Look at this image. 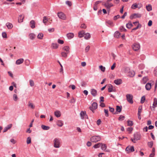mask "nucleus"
<instances>
[{"label":"nucleus","mask_w":157,"mask_h":157,"mask_svg":"<svg viewBox=\"0 0 157 157\" xmlns=\"http://www.w3.org/2000/svg\"><path fill=\"white\" fill-rule=\"evenodd\" d=\"M134 139H131V140L134 143H136V141L140 140L141 138V135L140 134L136 133L134 134Z\"/></svg>","instance_id":"1"},{"label":"nucleus","mask_w":157,"mask_h":157,"mask_svg":"<svg viewBox=\"0 0 157 157\" xmlns=\"http://www.w3.org/2000/svg\"><path fill=\"white\" fill-rule=\"evenodd\" d=\"M101 140V137L99 136H94L92 137L90 139V141L94 143H96L99 141Z\"/></svg>","instance_id":"2"},{"label":"nucleus","mask_w":157,"mask_h":157,"mask_svg":"<svg viewBox=\"0 0 157 157\" xmlns=\"http://www.w3.org/2000/svg\"><path fill=\"white\" fill-rule=\"evenodd\" d=\"M126 99L127 101L131 104H132L133 103V96L130 94H127L126 95Z\"/></svg>","instance_id":"3"},{"label":"nucleus","mask_w":157,"mask_h":157,"mask_svg":"<svg viewBox=\"0 0 157 157\" xmlns=\"http://www.w3.org/2000/svg\"><path fill=\"white\" fill-rule=\"evenodd\" d=\"M132 48L134 51H137L139 50L140 46L139 44L135 43L132 46Z\"/></svg>","instance_id":"4"},{"label":"nucleus","mask_w":157,"mask_h":157,"mask_svg":"<svg viewBox=\"0 0 157 157\" xmlns=\"http://www.w3.org/2000/svg\"><path fill=\"white\" fill-rule=\"evenodd\" d=\"M98 107L97 104L96 102H94L92 104V106L90 107L89 108L94 113V110L97 109Z\"/></svg>","instance_id":"5"},{"label":"nucleus","mask_w":157,"mask_h":157,"mask_svg":"<svg viewBox=\"0 0 157 157\" xmlns=\"http://www.w3.org/2000/svg\"><path fill=\"white\" fill-rule=\"evenodd\" d=\"M58 17L62 19L65 20L66 19L65 15L63 13L61 12L58 13Z\"/></svg>","instance_id":"6"},{"label":"nucleus","mask_w":157,"mask_h":157,"mask_svg":"<svg viewBox=\"0 0 157 157\" xmlns=\"http://www.w3.org/2000/svg\"><path fill=\"white\" fill-rule=\"evenodd\" d=\"M126 151L128 153H129L134 151V147L133 146H128L126 148Z\"/></svg>","instance_id":"7"},{"label":"nucleus","mask_w":157,"mask_h":157,"mask_svg":"<svg viewBox=\"0 0 157 157\" xmlns=\"http://www.w3.org/2000/svg\"><path fill=\"white\" fill-rule=\"evenodd\" d=\"M141 17V15L139 13H134L130 16V19H132L133 18L140 17Z\"/></svg>","instance_id":"8"},{"label":"nucleus","mask_w":157,"mask_h":157,"mask_svg":"<svg viewBox=\"0 0 157 157\" xmlns=\"http://www.w3.org/2000/svg\"><path fill=\"white\" fill-rule=\"evenodd\" d=\"M60 142L59 140L58 139H57V138L55 139L54 140V147H56V148H58L59 147V145Z\"/></svg>","instance_id":"9"},{"label":"nucleus","mask_w":157,"mask_h":157,"mask_svg":"<svg viewBox=\"0 0 157 157\" xmlns=\"http://www.w3.org/2000/svg\"><path fill=\"white\" fill-rule=\"evenodd\" d=\"M109 2L107 1L105 4L104 6L107 9H109L111 7L113 6V5L112 3H109Z\"/></svg>","instance_id":"10"},{"label":"nucleus","mask_w":157,"mask_h":157,"mask_svg":"<svg viewBox=\"0 0 157 157\" xmlns=\"http://www.w3.org/2000/svg\"><path fill=\"white\" fill-rule=\"evenodd\" d=\"M90 92L91 94L93 96H95L97 94V91L94 89H91L90 90Z\"/></svg>","instance_id":"11"},{"label":"nucleus","mask_w":157,"mask_h":157,"mask_svg":"<svg viewBox=\"0 0 157 157\" xmlns=\"http://www.w3.org/2000/svg\"><path fill=\"white\" fill-rule=\"evenodd\" d=\"M35 22L34 20H32L30 21L29 25L32 29H33L35 27Z\"/></svg>","instance_id":"12"},{"label":"nucleus","mask_w":157,"mask_h":157,"mask_svg":"<svg viewBox=\"0 0 157 157\" xmlns=\"http://www.w3.org/2000/svg\"><path fill=\"white\" fill-rule=\"evenodd\" d=\"M80 115L82 119H84L87 116L86 112L82 111L80 112Z\"/></svg>","instance_id":"13"},{"label":"nucleus","mask_w":157,"mask_h":157,"mask_svg":"<svg viewBox=\"0 0 157 157\" xmlns=\"http://www.w3.org/2000/svg\"><path fill=\"white\" fill-rule=\"evenodd\" d=\"M24 61V59H23L21 58L17 59L16 62V64L17 65L20 64L22 63Z\"/></svg>","instance_id":"14"},{"label":"nucleus","mask_w":157,"mask_h":157,"mask_svg":"<svg viewBox=\"0 0 157 157\" xmlns=\"http://www.w3.org/2000/svg\"><path fill=\"white\" fill-rule=\"evenodd\" d=\"M54 115L57 117H60L61 113L59 110H56L54 112Z\"/></svg>","instance_id":"15"},{"label":"nucleus","mask_w":157,"mask_h":157,"mask_svg":"<svg viewBox=\"0 0 157 157\" xmlns=\"http://www.w3.org/2000/svg\"><path fill=\"white\" fill-rule=\"evenodd\" d=\"M24 15H20L18 18V22L19 23L22 22L23 21V20L24 19Z\"/></svg>","instance_id":"16"},{"label":"nucleus","mask_w":157,"mask_h":157,"mask_svg":"<svg viewBox=\"0 0 157 157\" xmlns=\"http://www.w3.org/2000/svg\"><path fill=\"white\" fill-rule=\"evenodd\" d=\"M151 87V83H147L146 86L145 88L147 90H150Z\"/></svg>","instance_id":"17"},{"label":"nucleus","mask_w":157,"mask_h":157,"mask_svg":"<svg viewBox=\"0 0 157 157\" xmlns=\"http://www.w3.org/2000/svg\"><path fill=\"white\" fill-rule=\"evenodd\" d=\"M28 106L29 107L33 109H34L35 107V106L30 101H29L28 103Z\"/></svg>","instance_id":"18"},{"label":"nucleus","mask_w":157,"mask_h":157,"mask_svg":"<svg viewBox=\"0 0 157 157\" xmlns=\"http://www.w3.org/2000/svg\"><path fill=\"white\" fill-rule=\"evenodd\" d=\"M74 36V34L72 33H70L67 34V36L68 39H70L73 38Z\"/></svg>","instance_id":"19"},{"label":"nucleus","mask_w":157,"mask_h":157,"mask_svg":"<svg viewBox=\"0 0 157 157\" xmlns=\"http://www.w3.org/2000/svg\"><path fill=\"white\" fill-rule=\"evenodd\" d=\"M114 82L117 85H119L121 83L122 80L121 79H118L114 80Z\"/></svg>","instance_id":"20"},{"label":"nucleus","mask_w":157,"mask_h":157,"mask_svg":"<svg viewBox=\"0 0 157 157\" xmlns=\"http://www.w3.org/2000/svg\"><path fill=\"white\" fill-rule=\"evenodd\" d=\"M63 50L66 51L67 53H69L70 52V48L68 46H65L63 48Z\"/></svg>","instance_id":"21"},{"label":"nucleus","mask_w":157,"mask_h":157,"mask_svg":"<svg viewBox=\"0 0 157 157\" xmlns=\"http://www.w3.org/2000/svg\"><path fill=\"white\" fill-rule=\"evenodd\" d=\"M101 148L102 150H105L107 148V146L106 145L104 144H103L102 143H101Z\"/></svg>","instance_id":"22"},{"label":"nucleus","mask_w":157,"mask_h":157,"mask_svg":"<svg viewBox=\"0 0 157 157\" xmlns=\"http://www.w3.org/2000/svg\"><path fill=\"white\" fill-rule=\"evenodd\" d=\"M157 99L156 98L154 99V102L153 104V107L155 108L157 106Z\"/></svg>","instance_id":"23"},{"label":"nucleus","mask_w":157,"mask_h":157,"mask_svg":"<svg viewBox=\"0 0 157 157\" xmlns=\"http://www.w3.org/2000/svg\"><path fill=\"white\" fill-rule=\"evenodd\" d=\"M155 148L153 147L152 148V152L150 154L149 157H153L155 155Z\"/></svg>","instance_id":"24"},{"label":"nucleus","mask_w":157,"mask_h":157,"mask_svg":"<svg viewBox=\"0 0 157 157\" xmlns=\"http://www.w3.org/2000/svg\"><path fill=\"white\" fill-rule=\"evenodd\" d=\"M116 112H117L120 113L121 111L122 107L117 105L116 106Z\"/></svg>","instance_id":"25"},{"label":"nucleus","mask_w":157,"mask_h":157,"mask_svg":"<svg viewBox=\"0 0 157 157\" xmlns=\"http://www.w3.org/2000/svg\"><path fill=\"white\" fill-rule=\"evenodd\" d=\"M108 91L109 92H111L113 91V86L112 85H110L108 86Z\"/></svg>","instance_id":"26"},{"label":"nucleus","mask_w":157,"mask_h":157,"mask_svg":"<svg viewBox=\"0 0 157 157\" xmlns=\"http://www.w3.org/2000/svg\"><path fill=\"white\" fill-rule=\"evenodd\" d=\"M84 33V32L83 31L79 32L78 33V37L80 38L82 37L83 36Z\"/></svg>","instance_id":"27"},{"label":"nucleus","mask_w":157,"mask_h":157,"mask_svg":"<svg viewBox=\"0 0 157 157\" xmlns=\"http://www.w3.org/2000/svg\"><path fill=\"white\" fill-rule=\"evenodd\" d=\"M6 25L7 28L9 29H11L13 27V25L10 23H7L6 24Z\"/></svg>","instance_id":"28"},{"label":"nucleus","mask_w":157,"mask_h":157,"mask_svg":"<svg viewBox=\"0 0 157 157\" xmlns=\"http://www.w3.org/2000/svg\"><path fill=\"white\" fill-rule=\"evenodd\" d=\"M57 125L59 127H61L63 126V124L62 121L61 120H59L57 122Z\"/></svg>","instance_id":"29"},{"label":"nucleus","mask_w":157,"mask_h":157,"mask_svg":"<svg viewBox=\"0 0 157 157\" xmlns=\"http://www.w3.org/2000/svg\"><path fill=\"white\" fill-rule=\"evenodd\" d=\"M133 23L134 24H135V25H137V27L136 28L132 29V32L133 31L136 30V29H138V28H139V23L138 22H133Z\"/></svg>","instance_id":"30"},{"label":"nucleus","mask_w":157,"mask_h":157,"mask_svg":"<svg viewBox=\"0 0 157 157\" xmlns=\"http://www.w3.org/2000/svg\"><path fill=\"white\" fill-rule=\"evenodd\" d=\"M132 25L131 22H129L128 23L126 24V26L127 28L130 29L132 26Z\"/></svg>","instance_id":"31"},{"label":"nucleus","mask_w":157,"mask_h":157,"mask_svg":"<svg viewBox=\"0 0 157 157\" xmlns=\"http://www.w3.org/2000/svg\"><path fill=\"white\" fill-rule=\"evenodd\" d=\"M135 74V72L134 71H131L129 72L128 75H129V76L131 77H133L134 76Z\"/></svg>","instance_id":"32"},{"label":"nucleus","mask_w":157,"mask_h":157,"mask_svg":"<svg viewBox=\"0 0 157 157\" xmlns=\"http://www.w3.org/2000/svg\"><path fill=\"white\" fill-rule=\"evenodd\" d=\"M41 128L43 130H48L50 128L49 127L46 126L44 125H41Z\"/></svg>","instance_id":"33"},{"label":"nucleus","mask_w":157,"mask_h":157,"mask_svg":"<svg viewBox=\"0 0 157 157\" xmlns=\"http://www.w3.org/2000/svg\"><path fill=\"white\" fill-rule=\"evenodd\" d=\"M90 37V35L89 33H86L85 35V38L86 39H89Z\"/></svg>","instance_id":"34"},{"label":"nucleus","mask_w":157,"mask_h":157,"mask_svg":"<svg viewBox=\"0 0 157 157\" xmlns=\"http://www.w3.org/2000/svg\"><path fill=\"white\" fill-rule=\"evenodd\" d=\"M52 46L53 48L56 49L58 47V45L57 44L52 43Z\"/></svg>","instance_id":"35"},{"label":"nucleus","mask_w":157,"mask_h":157,"mask_svg":"<svg viewBox=\"0 0 157 157\" xmlns=\"http://www.w3.org/2000/svg\"><path fill=\"white\" fill-rule=\"evenodd\" d=\"M120 33L116 31L114 34V37L116 38H118L120 36Z\"/></svg>","instance_id":"36"},{"label":"nucleus","mask_w":157,"mask_h":157,"mask_svg":"<svg viewBox=\"0 0 157 157\" xmlns=\"http://www.w3.org/2000/svg\"><path fill=\"white\" fill-rule=\"evenodd\" d=\"M43 34L42 33H40L37 36V38L40 39H41L43 37Z\"/></svg>","instance_id":"37"},{"label":"nucleus","mask_w":157,"mask_h":157,"mask_svg":"<svg viewBox=\"0 0 157 157\" xmlns=\"http://www.w3.org/2000/svg\"><path fill=\"white\" fill-rule=\"evenodd\" d=\"M148 78L147 77H144L143 78L142 81L144 84H145L148 80Z\"/></svg>","instance_id":"38"},{"label":"nucleus","mask_w":157,"mask_h":157,"mask_svg":"<svg viewBox=\"0 0 157 157\" xmlns=\"http://www.w3.org/2000/svg\"><path fill=\"white\" fill-rule=\"evenodd\" d=\"M127 123L128 126H132L133 125V122L132 121L128 120L127 121Z\"/></svg>","instance_id":"39"},{"label":"nucleus","mask_w":157,"mask_h":157,"mask_svg":"<svg viewBox=\"0 0 157 157\" xmlns=\"http://www.w3.org/2000/svg\"><path fill=\"white\" fill-rule=\"evenodd\" d=\"M101 143H98L97 144H95V145H94V146L93 147L95 148H98L100 147L101 146Z\"/></svg>","instance_id":"40"},{"label":"nucleus","mask_w":157,"mask_h":157,"mask_svg":"<svg viewBox=\"0 0 157 157\" xmlns=\"http://www.w3.org/2000/svg\"><path fill=\"white\" fill-rule=\"evenodd\" d=\"M29 37L31 39H33L35 38V36L33 33H31L29 35Z\"/></svg>","instance_id":"41"},{"label":"nucleus","mask_w":157,"mask_h":157,"mask_svg":"<svg viewBox=\"0 0 157 157\" xmlns=\"http://www.w3.org/2000/svg\"><path fill=\"white\" fill-rule=\"evenodd\" d=\"M133 130V128L132 127L128 128L127 129V131L129 133H131Z\"/></svg>","instance_id":"42"},{"label":"nucleus","mask_w":157,"mask_h":157,"mask_svg":"<svg viewBox=\"0 0 157 157\" xmlns=\"http://www.w3.org/2000/svg\"><path fill=\"white\" fill-rule=\"evenodd\" d=\"M146 9L147 11H149L152 10L151 6V5H148L146 6Z\"/></svg>","instance_id":"43"},{"label":"nucleus","mask_w":157,"mask_h":157,"mask_svg":"<svg viewBox=\"0 0 157 157\" xmlns=\"http://www.w3.org/2000/svg\"><path fill=\"white\" fill-rule=\"evenodd\" d=\"M137 5L136 3L133 4L131 6V8L133 9H135L137 8Z\"/></svg>","instance_id":"44"},{"label":"nucleus","mask_w":157,"mask_h":157,"mask_svg":"<svg viewBox=\"0 0 157 157\" xmlns=\"http://www.w3.org/2000/svg\"><path fill=\"white\" fill-rule=\"evenodd\" d=\"M99 68L101 71L103 72H104L105 71V67L102 65L99 66Z\"/></svg>","instance_id":"45"},{"label":"nucleus","mask_w":157,"mask_h":157,"mask_svg":"<svg viewBox=\"0 0 157 157\" xmlns=\"http://www.w3.org/2000/svg\"><path fill=\"white\" fill-rule=\"evenodd\" d=\"M67 52L66 53L64 52H63L61 53V55L62 57L66 58L67 56Z\"/></svg>","instance_id":"46"},{"label":"nucleus","mask_w":157,"mask_h":157,"mask_svg":"<svg viewBox=\"0 0 157 157\" xmlns=\"http://www.w3.org/2000/svg\"><path fill=\"white\" fill-rule=\"evenodd\" d=\"M31 142V138L29 137L27 138V143L28 144H30Z\"/></svg>","instance_id":"47"},{"label":"nucleus","mask_w":157,"mask_h":157,"mask_svg":"<svg viewBox=\"0 0 157 157\" xmlns=\"http://www.w3.org/2000/svg\"><path fill=\"white\" fill-rule=\"evenodd\" d=\"M107 23H108V24L109 25H110L111 26H113L114 25L113 22L111 21H107Z\"/></svg>","instance_id":"48"},{"label":"nucleus","mask_w":157,"mask_h":157,"mask_svg":"<svg viewBox=\"0 0 157 157\" xmlns=\"http://www.w3.org/2000/svg\"><path fill=\"white\" fill-rule=\"evenodd\" d=\"M145 98L144 96H143L141 98V103H143L145 101Z\"/></svg>","instance_id":"49"},{"label":"nucleus","mask_w":157,"mask_h":157,"mask_svg":"<svg viewBox=\"0 0 157 157\" xmlns=\"http://www.w3.org/2000/svg\"><path fill=\"white\" fill-rule=\"evenodd\" d=\"M120 29L121 32H126V30L123 26L120 27Z\"/></svg>","instance_id":"50"},{"label":"nucleus","mask_w":157,"mask_h":157,"mask_svg":"<svg viewBox=\"0 0 157 157\" xmlns=\"http://www.w3.org/2000/svg\"><path fill=\"white\" fill-rule=\"evenodd\" d=\"M125 118L124 116L121 115L119 117L118 119L120 121H122L124 120Z\"/></svg>","instance_id":"51"},{"label":"nucleus","mask_w":157,"mask_h":157,"mask_svg":"<svg viewBox=\"0 0 157 157\" xmlns=\"http://www.w3.org/2000/svg\"><path fill=\"white\" fill-rule=\"evenodd\" d=\"M148 145L150 147H152L153 145V143L152 142H150L148 143Z\"/></svg>","instance_id":"52"},{"label":"nucleus","mask_w":157,"mask_h":157,"mask_svg":"<svg viewBox=\"0 0 157 157\" xmlns=\"http://www.w3.org/2000/svg\"><path fill=\"white\" fill-rule=\"evenodd\" d=\"M13 100L15 101H16L17 100L18 98H17V96L16 94H13Z\"/></svg>","instance_id":"53"},{"label":"nucleus","mask_w":157,"mask_h":157,"mask_svg":"<svg viewBox=\"0 0 157 157\" xmlns=\"http://www.w3.org/2000/svg\"><path fill=\"white\" fill-rule=\"evenodd\" d=\"M104 111L105 113V116L107 117H108L109 116L108 110L105 109Z\"/></svg>","instance_id":"54"},{"label":"nucleus","mask_w":157,"mask_h":157,"mask_svg":"<svg viewBox=\"0 0 157 157\" xmlns=\"http://www.w3.org/2000/svg\"><path fill=\"white\" fill-rule=\"evenodd\" d=\"M66 4L69 6H70L72 5V3L71 2L69 1H67L66 2Z\"/></svg>","instance_id":"55"},{"label":"nucleus","mask_w":157,"mask_h":157,"mask_svg":"<svg viewBox=\"0 0 157 157\" xmlns=\"http://www.w3.org/2000/svg\"><path fill=\"white\" fill-rule=\"evenodd\" d=\"M48 21V20H47V18L46 17H43V22L44 23H45Z\"/></svg>","instance_id":"56"},{"label":"nucleus","mask_w":157,"mask_h":157,"mask_svg":"<svg viewBox=\"0 0 157 157\" xmlns=\"http://www.w3.org/2000/svg\"><path fill=\"white\" fill-rule=\"evenodd\" d=\"M58 42L59 44H63L64 43V41L63 40H61L60 39H58Z\"/></svg>","instance_id":"57"},{"label":"nucleus","mask_w":157,"mask_h":157,"mask_svg":"<svg viewBox=\"0 0 157 157\" xmlns=\"http://www.w3.org/2000/svg\"><path fill=\"white\" fill-rule=\"evenodd\" d=\"M29 83L31 86H32L34 85V83L33 80H30L29 81Z\"/></svg>","instance_id":"58"},{"label":"nucleus","mask_w":157,"mask_h":157,"mask_svg":"<svg viewBox=\"0 0 157 157\" xmlns=\"http://www.w3.org/2000/svg\"><path fill=\"white\" fill-rule=\"evenodd\" d=\"M90 46L89 45L87 46L85 48V51L86 52H87L90 50Z\"/></svg>","instance_id":"59"},{"label":"nucleus","mask_w":157,"mask_h":157,"mask_svg":"<svg viewBox=\"0 0 157 157\" xmlns=\"http://www.w3.org/2000/svg\"><path fill=\"white\" fill-rule=\"evenodd\" d=\"M86 26L84 24H81L80 26V28H81L86 29Z\"/></svg>","instance_id":"60"},{"label":"nucleus","mask_w":157,"mask_h":157,"mask_svg":"<svg viewBox=\"0 0 157 157\" xmlns=\"http://www.w3.org/2000/svg\"><path fill=\"white\" fill-rule=\"evenodd\" d=\"M75 101V99L74 98H72V99L70 100V102L71 103H74Z\"/></svg>","instance_id":"61"},{"label":"nucleus","mask_w":157,"mask_h":157,"mask_svg":"<svg viewBox=\"0 0 157 157\" xmlns=\"http://www.w3.org/2000/svg\"><path fill=\"white\" fill-rule=\"evenodd\" d=\"M120 17V15H117V16H114L113 17V19L114 20H117L118 18H119Z\"/></svg>","instance_id":"62"},{"label":"nucleus","mask_w":157,"mask_h":157,"mask_svg":"<svg viewBox=\"0 0 157 157\" xmlns=\"http://www.w3.org/2000/svg\"><path fill=\"white\" fill-rule=\"evenodd\" d=\"M116 67V63H114L113 65L111 67V69L112 70H113Z\"/></svg>","instance_id":"63"},{"label":"nucleus","mask_w":157,"mask_h":157,"mask_svg":"<svg viewBox=\"0 0 157 157\" xmlns=\"http://www.w3.org/2000/svg\"><path fill=\"white\" fill-rule=\"evenodd\" d=\"M2 36L3 38H6L7 37V35L6 33L3 32L2 33Z\"/></svg>","instance_id":"64"}]
</instances>
